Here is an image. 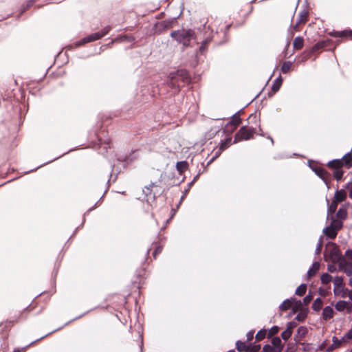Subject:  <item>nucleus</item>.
<instances>
[{
	"mask_svg": "<svg viewBox=\"0 0 352 352\" xmlns=\"http://www.w3.org/2000/svg\"><path fill=\"white\" fill-rule=\"evenodd\" d=\"M241 121L239 111L235 113L230 121L226 123L223 119L212 120L211 131L212 132H234Z\"/></svg>",
	"mask_w": 352,
	"mask_h": 352,
	"instance_id": "f257e3e1",
	"label": "nucleus"
},
{
	"mask_svg": "<svg viewBox=\"0 0 352 352\" xmlns=\"http://www.w3.org/2000/svg\"><path fill=\"white\" fill-rule=\"evenodd\" d=\"M170 36L178 43L182 44L184 47L190 45L191 41L195 39V33L190 29H180L173 31Z\"/></svg>",
	"mask_w": 352,
	"mask_h": 352,
	"instance_id": "f03ea898",
	"label": "nucleus"
},
{
	"mask_svg": "<svg viewBox=\"0 0 352 352\" xmlns=\"http://www.w3.org/2000/svg\"><path fill=\"white\" fill-rule=\"evenodd\" d=\"M179 80H182L184 83H187L190 81L189 74L187 71L178 70L175 73L170 74L168 83L174 88L175 91H178L180 86Z\"/></svg>",
	"mask_w": 352,
	"mask_h": 352,
	"instance_id": "7ed1b4c3",
	"label": "nucleus"
},
{
	"mask_svg": "<svg viewBox=\"0 0 352 352\" xmlns=\"http://www.w3.org/2000/svg\"><path fill=\"white\" fill-rule=\"evenodd\" d=\"M327 166L330 168H342L343 167L347 169L351 168L352 167V147L351 151L346 153L342 159L330 161Z\"/></svg>",
	"mask_w": 352,
	"mask_h": 352,
	"instance_id": "20e7f679",
	"label": "nucleus"
},
{
	"mask_svg": "<svg viewBox=\"0 0 352 352\" xmlns=\"http://www.w3.org/2000/svg\"><path fill=\"white\" fill-rule=\"evenodd\" d=\"M251 138H252V133H236L234 140L232 141V138H227L221 143L219 150L221 152L228 148L232 144L242 140H248Z\"/></svg>",
	"mask_w": 352,
	"mask_h": 352,
	"instance_id": "39448f33",
	"label": "nucleus"
},
{
	"mask_svg": "<svg viewBox=\"0 0 352 352\" xmlns=\"http://www.w3.org/2000/svg\"><path fill=\"white\" fill-rule=\"evenodd\" d=\"M339 270L344 272L347 276L352 275V263L346 261L344 258L339 259Z\"/></svg>",
	"mask_w": 352,
	"mask_h": 352,
	"instance_id": "423d86ee",
	"label": "nucleus"
},
{
	"mask_svg": "<svg viewBox=\"0 0 352 352\" xmlns=\"http://www.w3.org/2000/svg\"><path fill=\"white\" fill-rule=\"evenodd\" d=\"M101 38L98 32L84 37L74 43L75 47H78L85 43L93 42Z\"/></svg>",
	"mask_w": 352,
	"mask_h": 352,
	"instance_id": "0eeeda50",
	"label": "nucleus"
},
{
	"mask_svg": "<svg viewBox=\"0 0 352 352\" xmlns=\"http://www.w3.org/2000/svg\"><path fill=\"white\" fill-rule=\"evenodd\" d=\"M335 307L338 311L346 310L349 314L352 312V303L347 301L340 300L336 304Z\"/></svg>",
	"mask_w": 352,
	"mask_h": 352,
	"instance_id": "6e6552de",
	"label": "nucleus"
},
{
	"mask_svg": "<svg viewBox=\"0 0 352 352\" xmlns=\"http://www.w3.org/2000/svg\"><path fill=\"white\" fill-rule=\"evenodd\" d=\"M330 35L335 38H343V37H349L352 40V30H345L343 31H333L330 33Z\"/></svg>",
	"mask_w": 352,
	"mask_h": 352,
	"instance_id": "1a4fd4ad",
	"label": "nucleus"
},
{
	"mask_svg": "<svg viewBox=\"0 0 352 352\" xmlns=\"http://www.w3.org/2000/svg\"><path fill=\"white\" fill-rule=\"evenodd\" d=\"M331 220V223L329 226L336 228L338 231L340 230L343 227V222L337 218H336L335 215H331L328 217Z\"/></svg>",
	"mask_w": 352,
	"mask_h": 352,
	"instance_id": "9d476101",
	"label": "nucleus"
},
{
	"mask_svg": "<svg viewBox=\"0 0 352 352\" xmlns=\"http://www.w3.org/2000/svg\"><path fill=\"white\" fill-rule=\"evenodd\" d=\"M347 205H344L338 210L335 217L343 222V221L347 218Z\"/></svg>",
	"mask_w": 352,
	"mask_h": 352,
	"instance_id": "9b49d317",
	"label": "nucleus"
},
{
	"mask_svg": "<svg viewBox=\"0 0 352 352\" xmlns=\"http://www.w3.org/2000/svg\"><path fill=\"white\" fill-rule=\"evenodd\" d=\"M352 339V328L342 338L341 340H338L336 338H333V342L336 344V346H339L342 342H346L349 340Z\"/></svg>",
	"mask_w": 352,
	"mask_h": 352,
	"instance_id": "f8f14e48",
	"label": "nucleus"
},
{
	"mask_svg": "<svg viewBox=\"0 0 352 352\" xmlns=\"http://www.w3.org/2000/svg\"><path fill=\"white\" fill-rule=\"evenodd\" d=\"M338 232V230L329 226H328L323 230V233L324 234V235L331 239H333L336 237Z\"/></svg>",
	"mask_w": 352,
	"mask_h": 352,
	"instance_id": "ddd939ff",
	"label": "nucleus"
},
{
	"mask_svg": "<svg viewBox=\"0 0 352 352\" xmlns=\"http://www.w3.org/2000/svg\"><path fill=\"white\" fill-rule=\"evenodd\" d=\"M346 199V192L344 190L341 189L340 190H337L335 192L333 201H336L337 203H340Z\"/></svg>",
	"mask_w": 352,
	"mask_h": 352,
	"instance_id": "4468645a",
	"label": "nucleus"
},
{
	"mask_svg": "<svg viewBox=\"0 0 352 352\" xmlns=\"http://www.w3.org/2000/svg\"><path fill=\"white\" fill-rule=\"evenodd\" d=\"M331 43V41L329 39L318 41L317 43H316L313 46L312 51L316 52L319 50L324 49V48L327 47L329 45V43Z\"/></svg>",
	"mask_w": 352,
	"mask_h": 352,
	"instance_id": "2eb2a0df",
	"label": "nucleus"
},
{
	"mask_svg": "<svg viewBox=\"0 0 352 352\" xmlns=\"http://www.w3.org/2000/svg\"><path fill=\"white\" fill-rule=\"evenodd\" d=\"M295 302V298H289L284 300L282 304L280 305L279 309L281 311H287L290 308H292V306Z\"/></svg>",
	"mask_w": 352,
	"mask_h": 352,
	"instance_id": "dca6fc26",
	"label": "nucleus"
},
{
	"mask_svg": "<svg viewBox=\"0 0 352 352\" xmlns=\"http://www.w3.org/2000/svg\"><path fill=\"white\" fill-rule=\"evenodd\" d=\"M334 311L330 306H327L322 311V318L325 320H329L333 318Z\"/></svg>",
	"mask_w": 352,
	"mask_h": 352,
	"instance_id": "f3484780",
	"label": "nucleus"
},
{
	"mask_svg": "<svg viewBox=\"0 0 352 352\" xmlns=\"http://www.w3.org/2000/svg\"><path fill=\"white\" fill-rule=\"evenodd\" d=\"M308 16V12L306 10L301 11L298 16V20L295 24L294 28L296 29L298 25L302 23H305L307 21Z\"/></svg>",
	"mask_w": 352,
	"mask_h": 352,
	"instance_id": "a211bd4d",
	"label": "nucleus"
},
{
	"mask_svg": "<svg viewBox=\"0 0 352 352\" xmlns=\"http://www.w3.org/2000/svg\"><path fill=\"white\" fill-rule=\"evenodd\" d=\"M319 269L320 263L318 262H314L312 265V267L307 272V278L309 279L310 278L315 276L316 272L319 270Z\"/></svg>",
	"mask_w": 352,
	"mask_h": 352,
	"instance_id": "6ab92c4d",
	"label": "nucleus"
},
{
	"mask_svg": "<svg viewBox=\"0 0 352 352\" xmlns=\"http://www.w3.org/2000/svg\"><path fill=\"white\" fill-rule=\"evenodd\" d=\"M347 289L344 288V285L340 287L333 288V294L336 296H340L341 298H346L347 296Z\"/></svg>",
	"mask_w": 352,
	"mask_h": 352,
	"instance_id": "aec40b11",
	"label": "nucleus"
},
{
	"mask_svg": "<svg viewBox=\"0 0 352 352\" xmlns=\"http://www.w3.org/2000/svg\"><path fill=\"white\" fill-rule=\"evenodd\" d=\"M272 346L279 352L283 351V345L282 344V341L279 337H274L272 340Z\"/></svg>",
	"mask_w": 352,
	"mask_h": 352,
	"instance_id": "412c9836",
	"label": "nucleus"
},
{
	"mask_svg": "<svg viewBox=\"0 0 352 352\" xmlns=\"http://www.w3.org/2000/svg\"><path fill=\"white\" fill-rule=\"evenodd\" d=\"M304 45V39L301 36H297L294 39L293 46L296 50H300Z\"/></svg>",
	"mask_w": 352,
	"mask_h": 352,
	"instance_id": "4be33fe9",
	"label": "nucleus"
},
{
	"mask_svg": "<svg viewBox=\"0 0 352 352\" xmlns=\"http://www.w3.org/2000/svg\"><path fill=\"white\" fill-rule=\"evenodd\" d=\"M176 168H177V170L180 173H182L185 172L186 170H188V164L186 161L179 162L176 164Z\"/></svg>",
	"mask_w": 352,
	"mask_h": 352,
	"instance_id": "5701e85b",
	"label": "nucleus"
},
{
	"mask_svg": "<svg viewBox=\"0 0 352 352\" xmlns=\"http://www.w3.org/2000/svg\"><path fill=\"white\" fill-rule=\"evenodd\" d=\"M211 39L212 38L210 37H208L201 42V46L199 49L200 54H204L206 52L207 45L211 41Z\"/></svg>",
	"mask_w": 352,
	"mask_h": 352,
	"instance_id": "b1692460",
	"label": "nucleus"
},
{
	"mask_svg": "<svg viewBox=\"0 0 352 352\" xmlns=\"http://www.w3.org/2000/svg\"><path fill=\"white\" fill-rule=\"evenodd\" d=\"M338 203L335 201H332L331 204L329 205L328 208V217L331 215H335L334 213L336 211Z\"/></svg>",
	"mask_w": 352,
	"mask_h": 352,
	"instance_id": "393cba45",
	"label": "nucleus"
},
{
	"mask_svg": "<svg viewBox=\"0 0 352 352\" xmlns=\"http://www.w3.org/2000/svg\"><path fill=\"white\" fill-rule=\"evenodd\" d=\"M292 334V327L291 325L288 326L287 329L281 333V337L284 340H287Z\"/></svg>",
	"mask_w": 352,
	"mask_h": 352,
	"instance_id": "a878e982",
	"label": "nucleus"
},
{
	"mask_svg": "<svg viewBox=\"0 0 352 352\" xmlns=\"http://www.w3.org/2000/svg\"><path fill=\"white\" fill-rule=\"evenodd\" d=\"M282 78L281 76H279L278 78H277L274 84L272 85V91L275 93L276 92L280 87V85L282 84Z\"/></svg>",
	"mask_w": 352,
	"mask_h": 352,
	"instance_id": "bb28decb",
	"label": "nucleus"
},
{
	"mask_svg": "<svg viewBox=\"0 0 352 352\" xmlns=\"http://www.w3.org/2000/svg\"><path fill=\"white\" fill-rule=\"evenodd\" d=\"M307 290V285L301 284L299 287L296 289L295 294L297 296H302L306 293Z\"/></svg>",
	"mask_w": 352,
	"mask_h": 352,
	"instance_id": "cd10ccee",
	"label": "nucleus"
},
{
	"mask_svg": "<svg viewBox=\"0 0 352 352\" xmlns=\"http://www.w3.org/2000/svg\"><path fill=\"white\" fill-rule=\"evenodd\" d=\"M236 348L240 352L248 351V346H247L245 342H243L241 340H238L236 342Z\"/></svg>",
	"mask_w": 352,
	"mask_h": 352,
	"instance_id": "c85d7f7f",
	"label": "nucleus"
},
{
	"mask_svg": "<svg viewBox=\"0 0 352 352\" xmlns=\"http://www.w3.org/2000/svg\"><path fill=\"white\" fill-rule=\"evenodd\" d=\"M322 306V300L321 298H318L314 301L313 305H312V308L314 310L318 311L321 309Z\"/></svg>",
	"mask_w": 352,
	"mask_h": 352,
	"instance_id": "c756f323",
	"label": "nucleus"
},
{
	"mask_svg": "<svg viewBox=\"0 0 352 352\" xmlns=\"http://www.w3.org/2000/svg\"><path fill=\"white\" fill-rule=\"evenodd\" d=\"M238 132H257V129L253 126H243Z\"/></svg>",
	"mask_w": 352,
	"mask_h": 352,
	"instance_id": "7c9ffc66",
	"label": "nucleus"
},
{
	"mask_svg": "<svg viewBox=\"0 0 352 352\" xmlns=\"http://www.w3.org/2000/svg\"><path fill=\"white\" fill-rule=\"evenodd\" d=\"M267 335V331L265 329H261L256 333L255 338L257 341L263 340Z\"/></svg>",
	"mask_w": 352,
	"mask_h": 352,
	"instance_id": "2f4dec72",
	"label": "nucleus"
},
{
	"mask_svg": "<svg viewBox=\"0 0 352 352\" xmlns=\"http://www.w3.org/2000/svg\"><path fill=\"white\" fill-rule=\"evenodd\" d=\"M292 65V63L290 61L284 62L281 67V72L284 74L287 73L289 71Z\"/></svg>",
	"mask_w": 352,
	"mask_h": 352,
	"instance_id": "473e14b6",
	"label": "nucleus"
},
{
	"mask_svg": "<svg viewBox=\"0 0 352 352\" xmlns=\"http://www.w3.org/2000/svg\"><path fill=\"white\" fill-rule=\"evenodd\" d=\"M334 288L343 286V278L342 276H336L333 280Z\"/></svg>",
	"mask_w": 352,
	"mask_h": 352,
	"instance_id": "72a5a7b5",
	"label": "nucleus"
},
{
	"mask_svg": "<svg viewBox=\"0 0 352 352\" xmlns=\"http://www.w3.org/2000/svg\"><path fill=\"white\" fill-rule=\"evenodd\" d=\"M336 170L333 173V176L337 180H340L344 174V171L341 168H334Z\"/></svg>",
	"mask_w": 352,
	"mask_h": 352,
	"instance_id": "f704fd0d",
	"label": "nucleus"
},
{
	"mask_svg": "<svg viewBox=\"0 0 352 352\" xmlns=\"http://www.w3.org/2000/svg\"><path fill=\"white\" fill-rule=\"evenodd\" d=\"M332 280V277L331 276H330L329 274L325 273V274H322L321 276V281L323 284H327L329 283H330Z\"/></svg>",
	"mask_w": 352,
	"mask_h": 352,
	"instance_id": "c9c22d12",
	"label": "nucleus"
},
{
	"mask_svg": "<svg viewBox=\"0 0 352 352\" xmlns=\"http://www.w3.org/2000/svg\"><path fill=\"white\" fill-rule=\"evenodd\" d=\"M263 352H279L272 345L265 344L263 348Z\"/></svg>",
	"mask_w": 352,
	"mask_h": 352,
	"instance_id": "e433bc0d",
	"label": "nucleus"
},
{
	"mask_svg": "<svg viewBox=\"0 0 352 352\" xmlns=\"http://www.w3.org/2000/svg\"><path fill=\"white\" fill-rule=\"evenodd\" d=\"M302 306V304L300 300H297L295 299V302L292 306V309L294 312H296L297 311L300 310Z\"/></svg>",
	"mask_w": 352,
	"mask_h": 352,
	"instance_id": "4c0bfd02",
	"label": "nucleus"
},
{
	"mask_svg": "<svg viewBox=\"0 0 352 352\" xmlns=\"http://www.w3.org/2000/svg\"><path fill=\"white\" fill-rule=\"evenodd\" d=\"M278 330H279L278 327H277V326H274L273 327H272V328L269 330L267 337H268V338H271V337H272L273 336L276 335V334L278 332Z\"/></svg>",
	"mask_w": 352,
	"mask_h": 352,
	"instance_id": "58836bf2",
	"label": "nucleus"
},
{
	"mask_svg": "<svg viewBox=\"0 0 352 352\" xmlns=\"http://www.w3.org/2000/svg\"><path fill=\"white\" fill-rule=\"evenodd\" d=\"M111 30V27L109 25H107L101 31L98 32L99 34L100 35V38L107 35L110 32Z\"/></svg>",
	"mask_w": 352,
	"mask_h": 352,
	"instance_id": "ea45409f",
	"label": "nucleus"
},
{
	"mask_svg": "<svg viewBox=\"0 0 352 352\" xmlns=\"http://www.w3.org/2000/svg\"><path fill=\"white\" fill-rule=\"evenodd\" d=\"M261 349V345L256 344L254 346H248L247 352H258Z\"/></svg>",
	"mask_w": 352,
	"mask_h": 352,
	"instance_id": "a19ab883",
	"label": "nucleus"
},
{
	"mask_svg": "<svg viewBox=\"0 0 352 352\" xmlns=\"http://www.w3.org/2000/svg\"><path fill=\"white\" fill-rule=\"evenodd\" d=\"M162 250H163V248L162 245L156 246V248L153 253V256L154 257V258H157V256L162 252Z\"/></svg>",
	"mask_w": 352,
	"mask_h": 352,
	"instance_id": "79ce46f5",
	"label": "nucleus"
},
{
	"mask_svg": "<svg viewBox=\"0 0 352 352\" xmlns=\"http://www.w3.org/2000/svg\"><path fill=\"white\" fill-rule=\"evenodd\" d=\"M312 299L313 296L310 294H308L303 298V302L305 305H307Z\"/></svg>",
	"mask_w": 352,
	"mask_h": 352,
	"instance_id": "37998d69",
	"label": "nucleus"
},
{
	"mask_svg": "<svg viewBox=\"0 0 352 352\" xmlns=\"http://www.w3.org/2000/svg\"><path fill=\"white\" fill-rule=\"evenodd\" d=\"M317 174L322 178L324 179L327 175V172L324 169H320L317 171Z\"/></svg>",
	"mask_w": 352,
	"mask_h": 352,
	"instance_id": "c03bdc74",
	"label": "nucleus"
},
{
	"mask_svg": "<svg viewBox=\"0 0 352 352\" xmlns=\"http://www.w3.org/2000/svg\"><path fill=\"white\" fill-rule=\"evenodd\" d=\"M345 188L349 190V197L352 199V182L348 183Z\"/></svg>",
	"mask_w": 352,
	"mask_h": 352,
	"instance_id": "a18cd8bd",
	"label": "nucleus"
},
{
	"mask_svg": "<svg viewBox=\"0 0 352 352\" xmlns=\"http://www.w3.org/2000/svg\"><path fill=\"white\" fill-rule=\"evenodd\" d=\"M307 333V329L304 327H300L298 329V333L305 335Z\"/></svg>",
	"mask_w": 352,
	"mask_h": 352,
	"instance_id": "49530a36",
	"label": "nucleus"
},
{
	"mask_svg": "<svg viewBox=\"0 0 352 352\" xmlns=\"http://www.w3.org/2000/svg\"><path fill=\"white\" fill-rule=\"evenodd\" d=\"M322 243L321 241H320L319 243H318L316 249V254H320V253L321 250H322Z\"/></svg>",
	"mask_w": 352,
	"mask_h": 352,
	"instance_id": "de8ad7c7",
	"label": "nucleus"
},
{
	"mask_svg": "<svg viewBox=\"0 0 352 352\" xmlns=\"http://www.w3.org/2000/svg\"><path fill=\"white\" fill-rule=\"evenodd\" d=\"M306 317V314L303 312H301L300 314H298L297 316H296V319L298 320H304V318Z\"/></svg>",
	"mask_w": 352,
	"mask_h": 352,
	"instance_id": "09e8293b",
	"label": "nucleus"
},
{
	"mask_svg": "<svg viewBox=\"0 0 352 352\" xmlns=\"http://www.w3.org/2000/svg\"><path fill=\"white\" fill-rule=\"evenodd\" d=\"M253 339V332H249L247 333V340L250 341Z\"/></svg>",
	"mask_w": 352,
	"mask_h": 352,
	"instance_id": "8fccbe9b",
	"label": "nucleus"
},
{
	"mask_svg": "<svg viewBox=\"0 0 352 352\" xmlns=\"http://www.w3.org/2000/svg\"><path fill=\"white\" fill-rule=\"evenodd\" d=\"M25 348H21V349H15L13 352H25Z\"/></svg>",
	"mask_w": 352,
	"mask_h": 352,
	"instance_id": "3c124183",
	"label": "nucleus"
},
{
	"mask_svg": "<svg viewBox=\"0 0 352 352\" xmlns=\"http://www.w3.org/2000/svg\"><path fill=\"white\" fill-rule=\"evenodd\" d=\"M346 254L352 259V250H349L346 252Z\"/></svg>",
	"mask_w": 352,
	"mask_h": 352,
	"instance_id": "603ef678",
	"label": "nucleus"
},
{
	"mask_svg": "<svg viewBox=\"0 0 352 352\" xmlns=\"http://www.w3.org/2000/svg\"><path fill=\"white\" fill-rule=\"evenodd\" d=\"M336 268L335 267L333 266H329L328 267V270L330 272H333L335 271Z\"/></svg>",
	"mask_w": 352,
	"mask_h": 352,
	"instance_id": "864d4df0",
	"label": "nucleus"
},
{
	"mask_svg": "<svg viewBox=\"0 0 352 352\" xmlns=\"http://www.w3.org/2000/svg\"><path fill=\"white\" fill-rule=\"evenodd\" d=\"M347 296H349V298L352 300V289L351 291H349V292H347Z\"/></svg>",
	"mask_w": 352,
	"mask_h": 352,
	"instance_id": "5fc2aeb1",
	"label": "nucleus"
},
{
	"mask_svg": "<svg viewBox=\"0 0 352 352\" xmlns=\"http://www.w3.org/2000/svg\"><path fill=\"white\" fill-rule=\"evenodd\" d=\"M36 0H32L29 4L27 5V7L25 9H27L28 7H30Z\"/></svg>",
	"mask_w": 352,
	"mask_h": 352,
	"instance_id": "6e6d98bb",
	"label": "nucleus"
},
{
	"mask_svg": "<svg viewBox=\"0 0 352 352\" xmlns=\"http://www.w3.org/2000/svg\"><path fill=\"white\" fill-rule=\"evenodd\" d=\"M36 0H32L29 4L27 5V7L25 9H27L28 7H30Z\"/></svg>",
	"mask_w": 352,
	"mask_h": 352,
	"instance_id": "4d7b16f0",
	"label": "nucleus"
},
{
	"mask_svg": "<svg viewBox=\"0 0 352 352\" xmlns=\"http://www.w3.org/2000/svg\"><path fill=\"white\" fill-rule=\"evenodd\" d=\"M256 118V116H253V115H251L250 117H249V119H255Z\"/></svg>",
	"mask_w": 352,
	"mask_h": 352,
	"instance_id": "13d9d810",
	"label": "nucleus"
},
{
	"mask_svg": "<svg viewBox=\"0 0 352 352\" xmlns=\"http://www.w3.org/2000/svg\"><path fill=\"white\" fill-rule=\"evenodd\" d=\"M349 285H350L351 286H352V278H351V279L349 280Z\"/></svg>",
	"mask_w": 352,
	"mask_h": 352,
	"instance_id": "bf43d9fd",
	"label": "nucleus"
},
{
	"mask_svg": "<svg viewBox=\"0 0 352 352\" xmlns=\"http://www.w3.org/2000/svg\"><path fill=\"white\" fill-rule=\"evenodd\" d=\"M118 41V38H116L115 40L112 41V42H111V43H114V42H116V41Z\"/></svg>",
	"mask_w": 352,
	"mask_h": 352,
	"instance_id": "052dcab7",
	"label": "nucleus"
},
{
	"mask_svg": "<svg viewBox=\"0 0 352 352\" xmlns=\"http://www.w3.org/2000/svg\"><path fill=\"white\" fill-rule=\"evenodd\" d=\"M286 352H292V351H289V349H287Z\"/></svg>",
	"mask_w": 352,
	"mask_h": 352,
	"instance_id": "680f3d73",
	"label": "nucleus"
},
{
	"mask_svg": "<svg viewBox=\"0 0 352 352\" xmlns=\"http://www.w3.org/2000/svg\"><path fill=\"white\" fill-rule=\"evenodd\" d=\"M228 352H235V351L234 350H230V351H229Z\"/></svg>",
	"mask_w": 352,
	"mask_h": 352,
	"instance_id": "e2e57ef3",
	"label": "nucleus"
}]
</instances>
